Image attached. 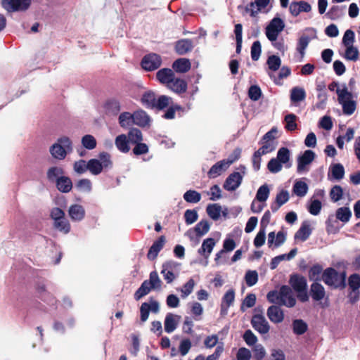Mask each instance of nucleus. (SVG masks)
<instances>
[{"mask_svg":"<svg viewBox=\"0 0 360 360\" xmlns=\"http://www.w3.org/2000/svg\"><path fill=\"white\" fill-rule=\"evenodd\" d=\"M268 301L279 306L292 307L296 304V300L292 289L288 285H282L279 290L269 291L266 295Z\"/></svg>","mask_w":360,"mask_h":360,"instance_id":"f257e3e1","label":"nucleus"},{"mask_svg":"<svg viewBox=\"0 0 360 360\" xmlns=\"http://www.w3.org/2000/svg\"><path fill=\"white\" fill-rule=\"evenodd\" d=\"M72 151V143L67 136H63L56 141L49 148V152L55 159L62 160Z\"/></svg>","mask_w":360,"mask_h":360,"instance_id":"f03ea898","label":"nucleus"},{"mask_svg":"<svg viewBox=\"0 0 360 360\" xmlns=\"http://www.w3.org/2000/svg\"><path fill=\"white\" fill-rule=\"evenodd\" d=\"M338 101L341 105L342 112L347 116L352 115L356 109V102L353 99L352 92L347 87L337 91Z\"/></svg>","mask_w":360,"mask_h":360,"instance_id":"7ed1b4c3","label":"nucleus"},{"mask_svg":"<svg viewBox=\"0 0 360 360\" xmlns=\"http://www.w3.org/2000/svg\"><path fill=\"white\" fill-rule=\"evenodd\" d=\"M289 283L297 292V297L301 302H304L308 300L307 283L304 276L299 274H292L290 276Z\"/></svg>","mask_w":360,"mask_h":360,"instance_id":"20e7f679","label":"nucleus"},{"mask_svg":"<svg viewBox=\"0 0 360 360\" xmlns=\"http://www.w3.org/2000/svg\"><path fill=\"white\" fill-rule=\"evenodd\" d=\"M346 274L345 272L338 274V272L333 268L326 269L322 274V280L330 286L338 288L345 286Z\"/></svg>","mask_w":360,"mask_h":360,"instance_id":"39448f33","label":"nucleus"},{"mask_svg":"<svg viewBox=\"0 0 360 360\" xmlns=\"http://www.w3.org/2000/svg\"><path fill=\"white\" fill-rule=\"evenodd\" d=\"M284 28V21L278 17H274L266 27L265 34L267 39L271 42L276 41L279 34Z\"/></svg>","mask_w":360,"mask_h":360,"instance_id":"423d86ee","label":"nucleus"},{"mask_svg":"<svg viewBox=\"0 0 360 360\" xmlns=\"http://www.w3.org/2000/svg\"><path fill=\"white\" fill-rule=\"evenodd\" d=\"M31 2L32 0H1V6L8 13L25 11Z\"/></svg>","mask_w":360,"mask_h":360,"instance_id":"0eeeda50","label":"nucleus"},{"mask_svg":"<svg viewBox=\"0 0 360 360\" xmlns=\"http://www.w3.org/2000/svg\"><path fill=\"white\" fill-rule=\"evenodd\" d=\"M210 224L207 220H201L195 226L193 229H188L185 236H186L191 240L197 242L199 241V238L205 235L210 230Z\"/></svg>","mask_w":360,"mask_h":360,"instance_id":"6e6552de","label":"nucleus"},{"mask_svg":"<svg viewBox=\"0 0 360 360\" xmlns=\"http://www.w3.org/2000/svg\"><path fill=\"white\" fill-rule=\"evenodd\" d=\"M162 65V58L160 55L151 53L146 55L141 60V67L146 71H153Z\"/></svg>","mask_w":360,"mask_h":360,"instance_id":"1a4fd4ad","label":"nucleus"},{"mask_svg":"<svg viewBox=\"0 0 360 360\" xmlns=\"http://www.w3.org/2000/svg\"><path fill=\"white\" fill-rule=\"evenodd\" d=\"M316 157L315 153L311 150H307L304 153L297 158V172L299 174L307 172L309 169L307 166L309 165Z\"/></svg>","mask_w":360,"mask_h":360,"instance_id":"9d476101","label":"nucleus"},{"mask_svg":"<svg viewBox=\"0 0 360 360\" xmlns=\"http://www.w3.org/2000/svg\"><path fill=\"white\" fill-rule=\"evenodd\" d=\"M252 328L262 335L267 334L270 329V326L262 314H255L251 319Z\"/></svg>","mask_w":360,"mask_h":360,"instance_id":"9b49d317","label":"nucleus"},{"mask_svg":"<svg viewBox=\"0 0 360 360\" xmlns=\"http://www.w3.org/2000/svg\"><path fill=\"white\" fill-rule=\"evenodd\" d=\"M245 171L242 173L239 172H234L231 173L226 179L224 188L228 191H233L237 189L241 184Z\"/></svg>","mask_w":360,"mask_h":360,"instance_id":"f8f14e48","label":"nucleus"},{"mask_svg":"<svg viewBox=\"0 0 360 360\" xmlns=\"http://www.w3.org/2000/svg\"><path fill=\"white\" fill-rule=\"evenodd\" d=\"M311 11V5L305 1H292L289 5L290 13L293 17H297L300 13H309Z\"/></svg>","mask_w":360,"mask_h":360,"instance_id":"ddd939ff","label":"nucleus"},{"mask_svg":"<svg viewBox=\"0 0 360 360\" xmlns=\"http://www.w3.org/2000/svg\"><path fill=\"white\" fill-rule=\"evenodd\" d=\"M234 162V160H223L214 164L208 172L210 178H216L226 170L229 166Z\"/></svg>","mask_w":360,"mask_h":360,"instance_id":"4468645a","label":"nucleus"},{"mask_svg":"<svg viewBox=\"0 0 360 360\" xmlns=\"http://www.w3.org/2000/svg\"><path fill=\"white\" fill-rule=\"evenodd\" d=\"M286 240V234L280 231L276 235L275 232L271 231L268 234L267 244L269 248H278L283 245Z\"/></svg>","mask_w":360,"mask_h":360,"instance_id":"2eb2a0df","label":"nucleus"},{"mask_svg":"<svg viewBox=\"0 0 360 360\" xmlns=\"http://www.w3.org/2000/svg\"><path fill=\"white\" fill-rule=\"evenodd\" d=\"M105 113L108 115H117L121 110V104L116 98H110L103 104Z\"/></svg>","mask_w":360,"mask_h":360,"instance_id":"dca6fc26","label":"nucleus"},{"mask_svg":"<svg viewBox=\"0 0 360 360\" xmlns=\"http://www.w3.org/2000/svg\"><path fill=\"white\" fill-rule=\"evenodd\" d=\"M181 316L172 313L167 314L164 322L165 330L167 333L174 332L178 326Z\"/></svg>","mask_w":360,"mask_h":360,"instance_id":"f3484780","label":"nucleus"},{"mask_svg":"<svg viewBox=\"0 0 360 360\" xmlns=\"http://www.w3.org/2000/svg\"><path fill=\"white\" fill-rule=\"evenodd\" d=\"M269 320L274 323H281L284 319V314L279 305L270 306L266 312Z\"/></svg>","mask_w":360,"mask_h":360,"instance_id":"a211bd4d","label":"nucleus"},{"mask_svg":"<svg viewBox=\"0 0 360 360\" xmlns=\"http://www.w3.org/2000/svg\"><path fill=\"white\" fill-rule=\"evenodd\" d=\"M345 168L340 163L333 164L329 167L328 178L329 180L340 181L344 178Z\"/></svg>","mask_w":360,"mask_h":360,"instance_id":"6ab92c4d","label":"nucleus"},{"mask_svg":"<svg viewBox=\"0 0 360 360\" xmlns=\"http://www.w3.org/2000/svg\"><path fill=\"white\" fill-rule=\"evenodd\" d=\"M68 214L72 221H80L85 217V210L82 205L75 204L70 206Z\"/></svg>","mask_w":360,"mask_h":360,"instance_id":"aec40b11","label":"nucleus"},{"mask_svg":"<svg viewBox=\"0 0 360 360\" xmlns=\"http://www.w3.org/2000/svg\"><path fill=\"white\" fill-rule=\"evenodd\" d=\"M175 77L174 73L172 69L162 68L159 70L156 73L158 80L162 84L167 86Z\"/></svg>","mask_w":360,"mask_h":360,"instance_id":"412c9836","label":"nucleus"},{"mask_svg":"<svg viewBox=\"0 0 360 360\" xmlns=\"http://www.w3.org/2000/svg\"><path fill=\"white\" fill-rule=\"evenodd\" d=\"M289 193L288 191L282 190L276 197L275 202L271 205V210L273 212H276L278 209L287 202L289 200Z\"/></svg>","mask_w":360,"mask_h":360,"instance_id":"4be33fe9","label":"nucleus"},{"mask_svg":"<svg viewBox=\"0 0 360 360\" xmlns=\"http://www.w3.org/2000/svg\"><path fill=\"white\" fill-rule=\"evenodd\" d=\"M175 266L176 262L172 261L167 262L162 264L161 274L163 275L164 279L167 283H172L175 278V276L172 271Z\"/></svg>","mask_w":360,"mask_h":360,"instance_id":"5701e85b","label":"nucleus"},{"mask_svg":"<svg viewBox=\"0 0 360 360\" xmlns=\"http://www.w3.org/2000/svg\"><path fill=\"white\" fill-rule=\"evenodd\" d=\"M311 234V229L309 222L304 221L295 234V240L302 242L307 240Z\"/></svg>","mask_w":360,"mask_h":360,"instance_id":"b1692460","label":"nucleus"},{"mask_svg":"<svg viewBox=\"0 0 360 360\" xmlns=\"http://www.w3.org/2000/svg\"><path fill=\"white\" fill-rule=\"evenodd\" d=\"M216 242L214 238H208L203 240L198 253L207 259L215 246Z\"/></svg>","mask_w":360,"mask_h":360,"instance_id":"393cba45","label":"nucleus"},{"mask_svg":"<svg viewBox=\"0 0 360 360\" xmlns=\"http://www.w3.org/2000/svg\"><path fill=\"white\" fill-rule=\"evenodd\" d=\"M187 86V82L184 79L174 77L167 87L176 94H182L186 92Z\"/></svg>","mask_w":360,"mask_h":360,"instance_id":"a878e982","label":"nucleus"},{"mask_svg":"<svg viewBox=\"0 0 360 360\" xmlns=\"http://www.w3.org/2000/svg\"><path fill=\"white\" fill-rule=\"evenodd\" d=\"M165 240L164 236H161L158 240H155L152 246L150 248L148 252V258L150 260H153L158 256L159 252L162 249Z\"/></svg>","mask_w":360,"mask_h":360,"instance_id":"bb28decb","label":"nucleus"},{"mask_svg":"<svg viewBox=\"0 0 360 360\" xmlns=\"http://www.w3.org/2000/svg\"><path fill=\"white\" fill-rule=\"evenodd\" d=\"M149 122L150 117L145 111L139 110L134 112V124L143 127L148 126Z\"/></svg>","mask_w":360,"mask_h":360,"instance_id":"cd10ccee","label":"nucleus"},{"mask_svg":"<svg viewBox=\"0 0 360 360\" xmlns=\"http://www.w3.org/2000/svg\"><path fill=\"white\" fill-rule=\"evenodd\" d=\"M235 300V291L233 289L229 290L223 296L221 308V313L226 314L229 308L233 304Z\"/></svg>","mask_w":360,"mask_h":360,"instance_id":"c85d7f7f","label":"nucleus"},{"mask_svg":"<svg viewBox=\"0 0 360 360\" xmlns=\"http://www.w3.org/2000/svg\"><path fill=\"white\" fill-rule=\"evenodd\" d=\"M172 68L176 72L185 73L191 69L190 60L187 58H179L172 64Z\"/></svg>","mask_w":360,"mask_h":360,"instance_id":"c756f323","label":"nucleus"},{"mask_svg":"<svg viewBox=\"0 0 360 360\" xmlns=\"http://www.w3.org/2000/svg\"><path fill=\"white\" fill-rule=\"evenodd\" d=\"M193 48V42L191 39H184L176 42L175 46L176 51L179 55H184L191 51Z\"/></svg>","mask_w":360,"mask_h":360,"instance_id":"7c9ffc66","label":"nucleus"},{"mask_svg":"<svg viewBox=\"0 0 360 360\" xmlns=\"http://www.w3.org/2000/svg\"><path fill=\"white\" fill-rule=\"evenodd\" d=\"M129 141L127 135L120 134L115 138V144L117 148L122 153H127L129 151Z\"/></svg>","mask_w":360,"mask_h":360,"instance_id":"2f4dec72","label":"nucleus"},{"mask_svg":"<svg viewBox=\"0 0 360 360\" xmlns=\"http://www.w3.org/2000/svg\"><path fill=\"white\" fill-rule=\"evenodd\" d=\"M346 6L335 5L330 8L329 11L326 13V16L330 19L335 20L345 14Z\"/></svg>","mask_w":360,"mask_h":360,"instance_id":"473e14b6","label":"nucleus"},{"mask_svg":"<svg viewBox=\"0 0 360 360\" xmlns=\"http://www.w3.org/2000/svg\"><path fill=\"white\" fill-rule=\"evenodd\" d=\"M119 124L121 127L127 129L134 125V113L123 112L120 113L118 118Z\"/></svg>","mask_w":360,"mask_h":360,"instance_id":"72a5a7b5","label":"nucleus"},{"mask_svg":"<svg viewBox=\"0 0 360 360\" xmlns=\"http://www.w3.org/2000/svg\"><path fill=\"white\" fill-rule=\"evenodd\" d=\"M310 292L312 298L316 301L321 300L325 296V290L323 286L316 282L311 284Z\"/></svg>","mask_w":360,"mask_h":360,"instance_id":"f704fd0d","label":"nucleus"},{"mask_svg":"<svg viewBox=\"0 0 360 360\" xmlns=\"http://www.w3.org/2000/svg\"><path fill=\"white\" fill-rule=\"evenodd\" d=\"M311 38L306 34H302L297 41L296 50L300 54L302 59L305 55V50L311 41Z\"/></svg>","mask_w":360,"mask_h":360,"instance_id":"c9c22d12","label":"nucleus"},{"mask_svg":"<svg viewBox=\"0 0 360 360\" xmlns=\"http://www.w3.org/2000/svg\"><path fill=\"white\" fill-rule=\"evenodd\" d=\"M306 98L305 90L299 86L293 87L290 91V101L293 103H297L304 101Z\"/></svg>","mask_w":360,"mask_h":360,"instance_id":"e433bc0d","label":"nucleus"},{"mask_svg":"<svg viewBox=\"0 0 360 360\" xmlns=\"http://www.w3.org/2000/svg\"><path fill=\"white\" fill-rule=\"evenodd\" d=\"M56 186L60 191L63 193H68L72 189V184L70 178L67 176H60L57 179Z\"/></svg>","mask_w":360,"mask_h":360,"instance_id":"4c0bfd02","label":"nucleus"},{"mask_svg":"<svg viewBox=\"0 0 360 360\" xmlns=\"http://www.w3.org/2000/svg\"><path fill=\"white\" fill-rule=\"evenodd\" d=\"M352 216V212L349 207H342L336 210L335 219L340 220L343 223H347L349 221Z\"/></svg>","mask_w":360,"mask_h":360,"instance_id":"58836bf2","label":"nucleus"},{"mask_svg":"<svg viewBox=\"0 0 360 360\" xmlns=\"http://www.w3.org/2000/svg\"><path fill=\"white\" fill-rule=\"evenodd\" d=\"M308 185L302 181H297L292 187L293 193L299 197H304L308 192Z\"/></svg>","mask_w":360,"mask_h":360,"instance_id":"ea45409f","label":"nucleus"},{"mask_svg":"<svg viewBox=\"0 0 360 360\" xmlns=\"http://www.w3.org/2000/svg\"><path fill=\"white\" fill-rule=\"evenodd\" d=\"M345 47H346V49H345V52L343 57L347 60H351V61L358 60L359 58V52L358 49L356 46H354V45L347 46Z\"/></svg>","mask_w":360,"mask_h":360,"instance_id":"a19ab883","label":"nucleus"},{"mask_svg":"<svg viewBox=\"0 0 360 360\" xmlns=\"http://www.w3.org/2000/svg\"><path fill=\"white\" fill-rule=\"evenodd\" d=\"M152 289L150 282L147 280L144 281L134 294L135 300H139L143 296L148 295Z\"/></svg>","mask_w":360,"mask_h":360,"instance_id":"79ce46f5","label":"nucleus"},{"mask_svg":"<svg viewBox=\"0 0 360 360\" xmlns=\"http://www.w3.org/2000/svg\"><path fill=\"white\" fill-rule=\"evenodd\" d=\"M276 159L281 164L285 165L286 167L289 168L291 167L290 163L288 164L290 160V150L287 148L283 147L278 150Z\"/></svg>","mask_w":360,"mask_h":360,"instance_id":"37998d69","label":"nucleus"},{"mask_svg":"<svg viewBox=\"0 0 360 360\" xmlns=\"http://www.w3.org/2000/svg\"><path fill=\"white\" fill-rule=\"evenodd\" d=\"M209 217L213 220H217L220 217L221 207L219 204H210L206 208Z\"/></svg>","mask_w":360,"mask_h":360,"instance_id":"c03bdc74","label":"nucleus"},{"mask_svg":"<svg viewBox=\"0 0 360 360\" xmlns=\"http://www.w3.org/2000/svg\"><path fill=\"white\" fill-rule=\"evenodd\" d=\"M308 328L307 324L302 319H295L292 322L293 333L300 335L304 334Z\"/></svg>","mask_w":360,"mask_h":360,"instance_id":"a18cd8bd","label":"nucleus"},{"mask_svg":"<svg viewBox=\"0 0 360 360\" xmlns=\"http://www.w3.org/2000/svg\"><path fill=\"white\" fill-rule=\"evenodd\" d=\"M100 160L98 159H91L88 161V170L93 175H98L103 171Z\"/></svg>","mask_w":360,"mask_h":360,"instance_id":"49530a36","label":"nucleus"},{"mask_svg":"<svg viewBox=\"0 0 360 360\" xmlns=\"http://www.w3.org/2000/svg\"><path fill=\"white\" fill-rule=\"evenodd\" d=\"M184 199L189 203H197L201 200V195L196 191L188 190L184 194Z\"/></svg>","mask_w":360,"mask_h":360,"instance_id":"de8ad7c7","label":"nucleus"},{"mask_svg":"<svg viewBox=\"0 0 360 360\" xmlns=\"http://www.w3.org/2000/svg\"><path fill=\"white\" fill-rule=\"evenodd\" d=\"M269 193L270 191L268 186L266 184H264L258 188L255 198L260 202H264L268 199Z\"/></svg>","mask_w":360,"mask_h":360,"instance_id":"09e8293b","label":"nucleus"},{"mask_svg":"<svg viewBox=\"0 0 360 360\" xmlns=\"http://www.w3.org/2000/svg\"><path fill=\"white\" fill-rule=\"evenodd\" d=\"M53 226L60 232L66 234L70 231V224L68 220L65 217L60 220L56 221L53 223Z\"/></svg>","mask_w":360,"mask_h":360,"instance_id":"8fccbe9b","label":"nucleus"},{"mask_svg":"<svg viewBox=\"0 0 360 360\" xmlns=\"http://www.w3.org/2000/svg\"><path fill=\"white\" fill-rule=\"evenodd\" d=\"M63 174V168L60 167H51L47 171V178L50 181H57L58 178H60Z\"/></svg>","mask_w":360,"mask_h":360,"instance_id":"3c124183","label":"nucleus"},{"mask_svg":"<svg viewBox=\"0 0 360 360\" xmlns=\"http://www.w3.org/2000/svg\"><path fill=\"white\" fill-rule=\"evenodd\" d=\"M322 204L319 199L311 198L308 206L309 212L314 216L318 215L321 210Z\"/></svg>","mask_w":360,"mask_h":360,"instance_id":"603ef678","label":"nucleus"},{"mask_svg":"<svg viewBox=\"0 0 360 360\" xmlns=\"http://www.w3.org/2000/svg\"><path fill=\"white\" fill-rule=\"evenodd\" d=\"M127 136L129 142L134 144L139 142H141L143 140L141 131L136 128L130 129Z\"/></svg>","mask_w":360,"mask_h":360,"instance_id":"864d4df0","label":"nucleus"},{"mask_svg":"<svg viewBox=\"0 0 360 360\" xmlns=\"http://www.w3.org/2000/svg\"><path fill=\"white\" fill-rule=\"evenodd\" d=\"M266 64L268 65V68L270 70L276 72L281 67V60L278 56L272 55L268 58Z\"/></svg>","mask_w":360,"mask_h":360,"instance_id":"5fc2aeb1","label":"nucleus"},{"mask_svg":"<svg viewBox=\"0 0 360 360\" xmlns=\"http://www.w3.org/2000/svg\"><path fill=\"white\" fill-rule=\"evenodd\" d=\"M82 146L88 149L92 150L94 149L96 146V139L90 134H86L82 138Z\"/></svg>","mask_w":360,"mask_h":360,"instance_id":"6e6d98bb","label":"nucleus"},{"mask_svg":"<svg viewBox=\"0 0 360 360\" xmlns=\"http://www.w3.org/2000/svg\"><path fill=\"white\" fill-rule=\"evenodd\" d=\"M297 116L295 114L290 113L285 117V129L288 131H294L297 129Z\"/></svg>","mask_w":360,"mask_h":360,"instance_id":"4d7b16f0","label":"nucleus"},{"mask_svg":"<svg viewBox=\"0 0 360 360\" xmlns=\"http://www.w3.org/2000/svg\"><path fill=\"white\" fill-rule=\"evenodd\" d=\"M150 285L154 290H160L161 288L162 281L156 271H152L150 274L149 279Z\"/></svg>","mask_w":360,"mask_h":360,"instance_id":"13d9d810","label":"nucleus"},{"mask_svg":"<svg viewBox=\"0 0 360 360\" xmlns=\"http://www.w3.org/2000/svg\"><path fill=\"white\" fill-rule=\"evenodd\" d=\"M98 158L99 159L98 160H100V164L103 169H108L112 167L111 156L109 153L102 152L99 154Z\"/></svg>","mask_w":360,"mask_h":360,"instance_id":"bf43d9fd","label":"nucleus"},{"mask_svg":"<svg viewBox=\"0 0 360 360\" xmlns=\"http://www.w3.org/2000/svg\"><path fill=\"white\" fill-rule=\"evenodd\" d=\"M266 240V230L265 226L261 227L259 232L256 235L255 239H254V245L256 248H260L262 247Z\"/></svg>","mask_w":360,"mask_h":360,"instance_id":"052dcab7","label":"nucleus"},{"mask_svg":"<svg viewBox=\"0 0 360 360\" xmlns=\"http://www.w3.org/2000/svg\"><path fill=\"white\" fill-rule=\"evenodd\" d=\"M246 284L251 287L255 285L258 281V274L256 271L249 270L245 276Z\"/></svg>","mask_w":360,"mask_h":360,"instance_id":"680f3d73","label":"nucleus"},{"mask_svg":"<svg viewBox=\"0 0 360 360\" xmlns=\"http://www.w3.org/2000/svg\"><path fill=\"white\" fill-rule=\"evenodd\" d=\"M195 281L193 278H190L182 287L181 289V297L183 298H186L188 297L193 290V288L195 286Z\"/></svg>","mask_w":360,"mask_h":360,"instance_id":"e2e57ef3","label":"nucleus"},{"mask_svg":"<svg viewBox=\"0 0 360 360\" xmlns=\"http://www.w3.org/2000/svg\"><path fill=\"white\" fill-rule=\"evenodd\" d=\"M184 218L186 224L190 225L198 220V214L195 210H187L184 213Z\"/></svg>","mask_w":360,"mask_h":360,"instance_id":"0e129e2a","label":"nucleus"},{"mask_svg":"<svg viewBox=\"0 0 360 360\" xmlns=\"http://www.w3.org/2000/svg\"><path fill=\"white\" fill-rule=\"evenodd\" d=\"M338 221L335 219L333 215L328 217L326 221L327 231L328 233H335L339 231V226H338Z\"/></svg>","mask_w":360,"mask_h":360,"instance_id":"69168bd1","label":"nucleus"},{"mask_svg":"<svg viewBox=\"0 0 360 360\" xmlns=\"http://www.w3.org/2000/svg\"><path fill=\"white\" fill-rule=\"evenodd\" d=\"M155 96L152 92H147L143 94L141 101L143 104H145L146 106L150 108H154L155 104Z\"/></svg>","mask_w":360,"mask_h":360,"instance_id":"338daca9","label":"nucleus"},{"mask_svg":"<svg viewBox=\"0 0 360 360\" xmlns=\"http://www.w3.org/2000/svg\"><path fill=\"white\" fill-rule=\"evenodd\" d=\"M349 286L353 291H356L360 288V276L356 274L351 275L349 278Z\"/></svg>","mask_w":360,"mask_h":360,"instance_id":"774afa93","label":"nucleus"}]
</instances>
